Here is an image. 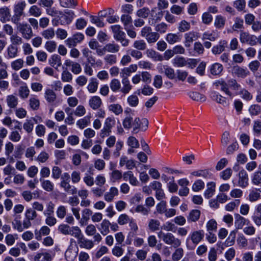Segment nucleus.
Instances as JSON below:
<instances>
[{
    "instance_id": "a18cd8bd",
    "label": "nucleus",
    "mask_w": 261,
    "mask_h": 261,
    "mask_svg": "<svg viewBox=\"0 0 261 261\" xmlns=\"http://www.w3.org/2000/svg\"><path fill=\"white\" fill-rule=\"evenodd\" d=\"M110 87L111 90L114 92H116L121 89V84L119 80L116 79H113L110 83Z\"/></svg>"
},
{
    "instance_id": "680f3d73",
    "label": "nucleus",
    "mask_w": 261,
    "mask_h": 261,
    "mask_svg": "<svg viewBox=\"0 0 261 261\" xmlns=\"http://www.w3.org/2000/svg\"><path fill=\"white\" fill-rule=\"evenodd\" d=\"M23 128L27 133H31L34 128V123L32 119H27L23 124Z\"/></svg>"
},
{
    "instance_id": "dca6fc26",
    "label": "nucleus",
    "mask_w": 261,
    "mask_h": 261,
    "mask_svg": "<svg viewBox=\"0 0 261 261\" xmlns=\"http://www.w3.org/2000/svg\"><path fill=\"white\" fill-rule=\"evenodd\" d=\"M78 243L81 248L90 249L94 246V243L92 240L84 238L82 234L80 239L77 240Z\"/></svg>"
},
{
    "instance_id": "2f4dec72",
    "label": "nucleus",
    "mask_w": 261,
    "mask_h": 261,
    "mask_svg": "<svg viewBox=\"0 0 261 261\" xmlns=\"http://www.w3.org/2000/svg\"><path fill=\"white\" fill-rule=\"evenodd\" d=\"M111 223L109 220L105 219L102 221V222L100 224V227L99 228V230L100 231V232L102 235L106 236L109 233V227Z\"/></svg>"
},
{
    "instance_id": "c85d7f7f",
    "label": "nucleus",
    "mask_w": 261,
    "mask_h": 261,
    "mask_svg": "<svg viewBox=\"0 0 261 261\" xmlns=\"http://www.w3.org/2000/svg\"><path fill=\"white\" fill-rule=\"evenodd\" d=\"M111 29L114 33V37L116 40L122 38V37H125V33L120 30L121 27L120 25H112L111 26Z\"/></svg>"
},
{
    "instance_id": "8fccbe9b",
    "label": "nucleus",
    "mask_w": 261,
    "mask_h": 261,
    "mask_svg": "<svg viewBox=\"0 0 261 261\" xmlns=\"http://www.w3.org/2000/svg\"><path fill=\"white\" fill-rule=\"evenodd\" d=\"M150 10L148 8L143 7L139 9L136 13V15L140 18H146L149 16Z\"/></svg>"
},
{
    "instance_id": "ddd939ff",
    "label": "nucleus",
    "mask_w": 261,
    "mask_h": 261,
    "mask_svg": "<svg viewBox=\"0 0 261 261\" xmlns=\"http://www.w3.org/2000/svg\"><path fill=\"white\" fill-rule=\"evenodd\" d=\"M238 186L242 188H245L248 185V176L246 171L244 169L241 170L239 174Z\"/></svg>"
},
{
    "instance_id": "4d7b16f0",
    "label": "nucleus",
    "mask_w": 261,
    "mask_h": 261,
    "mask_svg": "<svg viewBox=\"0 0 261 261\" xmlns=\"http://www.w3.org/2000/svg\"><path fill=\"white\" fill-rule=\"evenodd\" d=\"M133 47L139 50H144L146 48V43L143 40H138L134 41Z\"/></svg>"
},
{
    "instance_id": "6e6d98bb",
    "label": "nucleus",
    "mask_w": 261,
    "mask_h": 261,
    "mask_svg": "<svg viewBox=\"0 0 261 261\" xmlns=\"http://www.w3.org/2000/svg\"><path fill=\"white\" fill-rule=\"evenodd\" d=\"M127 101L130 107H136L138 105L139 98L137 95L132 94L127 97Z\"/></svg>"
},
{
    "instance_id": "13d9d810",
    "label": "nucleus",
    "mask_w": 261,
    "mask_h": 261,
    "mask_svg": "<svg viewBox=\"0 0 261 261\" xmlns=\"http://www.w3.org/2000/svg\"><path fill=\"white\" fill-rule=\"evenodd\" d=\"M98 83L95 79H91L90 82L87 86V89L89 92L93 93L95 92L98 88Z\"/></svg>"
},
{
    "instance_id": "5fc2aeb1",
    "label": "nucleus",
    "mask_w": 261,
    "mask_h": 261,
    "mask_svg": "<svg viewBox=\"0 0 261 261\" xmlns=\"http://www.w3.org/2000/svg\"><path fill=\"white\" fill-rule=\"evenodd\" d=\"M189 96L195 101H204L205 100V96L197 92H190L189 93Z\"/></svg>"
},
{
    "instance_id": "0e129e2a",
    "label": "nucleus",
    "mask_w": 261,
    "mask_h": 261,
    "mask_svg": "<svg viewBox=\"0 0 261 261\" xmlns=\"http://www.w3.org/2000/svg\"><path fill=\"white\" fill-rule=\"evenodd\" d=\"M10 41L12 43L11 45H19L23 43V39L22 37H20L16 34H14L10 37Z\"/></svg>"
},
{
    "instance_id": "3c124183",
    "label": "nucleus",
    "mask_w": 261,
    "mask_h": 261,
    "mask_svg": "<svg viewBox=\"0 0 261 261\" xmlns=\"http://www.w3.org/2000/svg\"><path fill=\"white\" fill-rule=\"evenodd\" d=\"M134 119L130 115L127 116L123 121L122 124L124 128L129 129L132 128L133 124L134 123Z\"/></svg>"
},
{
    "instance_id": "a19ab883",
    "label": "nucleus",
    "mask_w": 261,
    "mask_h": 261,
    "mask_svg": "<svg viewBox=\"0 0 261 261\" xmlns=\"http://www.w3.org/2000/svg\"><path fill=\"white\" fill-rule=\"evenodd\" d=\"M207 232H215L217 231V223L214 219H211L206 224Z\"/></svg>"
},
{
    "instance_id": "bf43d9fd",
    "label": "nucleus",
    "mask_w": 261,
    "mask_h": 261,
    "mask_svg": "<svg viewBox=\"0 0 261 261\" xmlns=\"http://www.w3.org/2000/svg\"><path fill=\"white\" fill-rule=\"evenodd\" d=\"M225 19L221 15H218L215 19V26L218 29L223 28L225 25Z\"/></svg>"
},
{
    "instance_id": "9d476101",
    "label": "nucleus",
    "mask_w": 261,
    "mask_h": 261,
    "mask_svg": "<svg viewBox=\"0 0 261 261\" xmlns=\"http://www.w3.org/2000/svg\"><path fill=\"white\" fill-rule=\"evenodd\" d=\"M198 33L196 32L191 31L185 34V46L186 47H190L192 42L194 40H197L198 38Z\"/></svg>"
},
{
    "instance_id": "49530a36",
    "label": "nucleus",
    "mask_w": 261,
    "mask_h": 261,
    "mask_svg": "<svg viewBox=\"0 0 261 261\" xmlns=\"http://www.w3.org/2000/svg\"><path fill=\"white\" fill-rule=\"evenodd\" d=\"M18 48L17 47L10 45L7 48V58H14L17 56Z\"/></svg>"
},
{
    "instance_id": "1a4fd4ad",
    "label": "nucleus",
    "mask_w": 261,
    "mask_h": 261,
    "mask_svg": "<svg viewBox=\"0 0 261 261\" xmlns=\"http://www.w3.org/2000/svg\"><path fill=\"white\" fill-rule=\"evenodd\" d=\"M156 8H154L150 11V17L148 18V24L150 25H155V24L160 21L162 18V12H155Z\"/></svg>"
},
{
    "instance_id": "0eeeda50",
    "label": "nucleus",
    "mask_w": 261,
    "mask_h": 261,
    "mask_svg": "<svg viewBox=\"0 0 261 261\" xmlns=\"http://www.w3.org/2000/svg\"><path fill=\"white\" fill-rule=\"evenodd\" d=\"M37 217L36 211L32 208L27 209L25 212V218L24 219V226L30 227L32 225L31 221L35 220Z\"/></svg>"
},
{
    "instance_id": "bb28decb",
    "label": "nucleus",
    "mask_w": 261,
    "mask_h": 261,
    "mask_svg": "<svg viewBox=\"0 0 261 261\" xmlns=\"http://www.w3.org/2000/svg\"><path fill=\"white\" fill-rule=\"evenodd\" d=\"M42 188L47 192H52L54 189V184L48 179L40 178Z\"/></svg>"
},
{
    "instance_id": "37998d69",
    "label": "nucleus",
    "mask_w": 261,
    "mask_h": 261,
    "mask_svg": "<svg viewBox=\"0 0 261 261\" xmlns=\"http://www.w3.org/2000/svg\"><path fill=\"white\" fill-rule=\"evenodd\" d=\"M110 180L112 182H116L123 178V174L121 171L118 170H113V171L110 174Z\"/></svg>"
},
{
    "instance_id": "5701e85b",
    "label": "nucleus",
    "mask_w": 261,
    "mask_h": 261,
    "mask_svg": "<svg viewBox=\"0 0 261 261\" xmlns=\"http://www.w3.org/2000/svg\"><path fill=\"white\" fill-rule=\"evenodd\" d=\"M233 73L238 77L245 78L249 74V71L246 68L239 66H234L233 68Z\"/></svg>"
},
{
    "instance_id": "6ab92c4d",
    "label": "nucleus",
    "mask_w": 261,
    "mask_h": 261,
    "mask_svg": "<svg viewBox=\"0 0 261 261\" xmlns=\"http://www.w3.org/2000/svg\"><path fill=\"white\" fill-rule=\"evenodd\" d=\"M234 226L237 229H240L243 228L244 225L247 223V222H249L247 219L241 216L239 214H234Z\"/></svg>"
},
{
    "instance_id": "412c9836",
    "label": "nucleus",
    "mask_w": 261,
    "mask_h": 261,
    "mask_svg": "<svg viewBox=\"0 0 261 261\" xmlns=\"http://www.w3.org/2000/svg\"><path fill=\"white\" fill-rule=\"evenodd\" d=\"M48 62L50 65L56 69H58L62 65L61 58L59 55L57 54L52 55L49 59Z\"/></svg>"
},
{
    "instance_id": "f8f14e48",
    "label": "nucleus",
    "mask_w": 261,
    "mask_h": 261,
    "mask_svg": "<svg viewBox=\"0 0 261 261\" xmlns=\"http://www.w3.org/2000/svg\"><path fill=\"white\" fill-rule=\"evenodd\" d=\"M138 69L137 64H131L127 67L123 68L120 72V76L122 79H128L132 73L136 72Z\"/></svg>"
},
{
    "instance_id": "6e6552de",
    "label": "nucleus",
    "mask_w": 261,
    "mask_h": 261,
    "mask_svg": "<svg viewBox=\"0 0 261 261\" xmlns=\"http://www.w3.org/2000/svg\"><path fill=\"white\" fill-rule=\"evenodd\" d=\"M204 238V232L202 230H195L190 233L187 240H191L192 242L197 245Z\"/></svg>"
},
{
    "instance_id": "393cba45",
    "label": "nucleus",
    "mask_w": 261,
    "mask_h": 261,
    "mask_svg": "<svg viewBox=\"0 0 261 261\" xmlns=\"http://www.w3.org/2000/svg\"><path fill=\"white\" fill-rule=\"evenodd\" d=\"M173 65L175 67L186 66V59L182 56H176L172 61Z\"/></svg>"
},
{
    "instance_id": "052dcab7",
    "label": "nucleus",
    "mask_w": 261,
    "mask_h": 261,
    "mask_svg": "<svg viewBox=\"0 0 261 261\" xmlns=\"http://www.w3.org/2000/svg\"><path fill=\"white\" fill-rule=\"evenodd\" d=\"M60 3L62 7L65 8H74L77 5L76 0H60Z\"/></svg>"
},
{
    "instance_id": "f704fd0d",
    "label": "nucleus",
    "mask_w": 261,
    "mask_h": 261,
    "mask_svg": "<svg viewBox=\"0 0 261 261\" xmlns=\"http://www.w3.org/2000/svg\"><path fill=\"white\" fill-rule=\"evenodd\" d=\"M6 101L10 108H15L18 104V98L13 95H9L7 96Z\"/></svg>"
},
{
    "instance_id": "7ed1b4c3",
    "label": "nucleus",
    "mask_w": 261,
    "mask_h": 261,
    "mask_svg": "<svg viewBox=\"0 0 261 261\" xmlns=\"http://www.w3.org/2000/svg\"><path fill=\"white\" fill-rule=\"evenodd\" d=\"M26 6L24 1L18 3L14 7V15L11 18V21L15 24L19 23L21 17L23 14V10Z\"/></svg>"
},
{
    "instance_id": "e433bc0d",
    "label": "nucleus",
    "mask_w": 261,
    "mask_h": 261,
    "mask_svg": "<svg viewBox=\"0 0 261 261\" xmlns=\"http://www.w3.org/2000/svg\"><path fill=\"white\" fill-rule=\"evenodd\" d=\"M56 94L51 89H47L45 92V98L49 103L54 102L56 99Z\"/></svg>"
},
{
    "instance_id": "f03ea898",
    "label": "nucleus",
    "mask_w": 261,
    "mask_h": 261,
    "mask_svg": "<svg viewBox=\"0 0 261 261\" xmlns=\"http://www.w3.org/2000/svg\"><path fill=\"white\" fill-rule=\"evenodd\" d=\"M158 237L166 244L171 245L174 248H177L181 245V241L176 238L172 233H165L162 231L158 232Z\"/></svg>"
},
{
    "instance_id": "aec40b11",
    "label": "nucleus",
    "mask_w": 261,
    "mask_h": 261,
    "mask_svg": "<svg viewBox=\"0 0 261 261\" xmlns=\"http://www.w3.org/2000/svg\"><path fill=\"white\" fill-rule=\"evenodd\" d=\"M11 17L10 11L7 7L0 8V20L5 23L10 20Z\"/></svg>"
},
{
    "instance_id": "7c9ffc66",
    "label": "nucleus",
    "mask_w": 261,
    "mask_h": 261,
    "mask_svg": "<svg viewBox=\"0 0 261 261\" xmlns=\"http://www.w3.org/2000/svg\"><path fill=\"white\" fill-rule=\"evenodd\" d=\"M34 261H51V255L47 252L37 253L34 257Z\"/></svg>"
},
{
    "instance_id": "58836bf2",
    "label": "nucleus",
    "mask_w": 261,
    "mask_h": 261,
    "mask_svg": "<svg viewBox=\"0 0 261 261\" xmlns=\"http://www.w3.org/2000/svg\"><path fill=\"white\" fill-rule=\"evenodd\" d=\"M244 28V20L239 17H236L234 18V24L232 26V29L233 31H237L238 29Z\"/></svg>"
},
{
    "instance_id": "e2e57ef3",
    "label": "nucleus",
    "mask_w": 261,
    "mask_h": 261,
    "mask_svg": "<svg viewBox=\"0 0 261 261\" xmlns=\"http://www.w3.org/2000/svg\"><path fill=\"white\" fill-rule=\"evenodd\" d=\"M251 181L254 185L261 184V171L255 172L251 177Z\"/></svg>"
},
{
    "instance_id": "c756f323",
    "label": "nucleus",
    "mask_w": 261,
    "mask_h": 261,
    "mask_svg": "<svg viewBox=\"0 0 261 261\" xmlns=\"http://www.w3.org/2000/svg\"><path fill=\"white\" fill-rule=\"evenodd\" d=\"M77 255V249H73L69 248L65 253V256L67 261H73Z\"/></svg>"
},
{
    "instance_id": "9b49d317",
    "label": "nucleus",
    "mask_w": 261,
    "mask_h": 261,
    "mask_svg": "<svg viewBox=\"0 0 261 261\" xmlns=\"http://www.w3.org/2000/svg\"><path fill=\"white\" fill-rule=\"evenodd\" d=\"M123 178L125 181H128L133 186H138L139 182L131 171H127L123 173Z\"/></svg>"
},
{
    "instance_id": "a878e982",
    "label": "nucleus",
    "mask_w": 261,
    "mask_h": 261,
    "mask_svg": "<svg viewBox=\"0 0 261 261\" xmlns=\"http://www.w3.org/2000/svg\"><path fill=\"white\" fill-rule=\"evenodd\" d=\"M121 83L122 84V87L120 89V91L124 94L128 93L132 89V86L131 85L128 79H122Z\"/></svg>"
},
{
    "instance_id": "de8ad7c7",
    "label": "nucleus",
    "mask_w": 261,
    "mask_h": 261,
    "mask_svg": "<svg viewBox=\"0 0 261 261\" xmlns=\"http://www.w3.org/2000/svg\"><path fill=\"white\" fill-rule=\"evenodd\" d=\"M121 20L123 23L125 30H127L131 27L132 19L130 16L123 14L121 17Z\"/></svg>"
},
{
    "instance_id": "39448f33",
    "label": "nucleus",
    "mask_w": 261,
    "mask_h": 261,
    "mask_svg": "<svg viewBox=\"0 0 261 261\" xmlns=\"http://www.w3.org/2000/svg\"><path fill=\"white\" fill-rule=\"evenodd\" d=\"M148 127V121L146 118L140 119L139 117L134 118L132 128V133H138L140 130L145 131Z\"/></svg>"
},
{
    "instance_id": "69168bd1",
    "label": "nucleus",
    "mask_w": 261,
    "mask_h": 261,
    "mask_svg": "<svg viewBox=\"0 0 261 261\" xmlns=\"http://www.w3.org/2000/svg\"><path fill=\"white\" fill-rule=\"evenodd\" d=\"M160 38L158 33L152 32L145 39L148 43H155Z\"/></svg>"
},
{
    "instance_id": "4c0bfd02",
    "label": "nucleus",
    "mask_w": 261,
    "mask_h": 261,
    "mask_svg": "<svg viewBox=\"0 0 261 261\" xmlns=\"http://www.w3.org/2000/svg\"><path fill=\"white\" fill-rule=\"evenodd\" d=\"M166 41L170 44H173L179 42L181 40L180 37L176 34L169 33L166 38Z\"/></svg>"
},
{
    "instance_id": "f257e3e1",
    "label": "nucleus",
    "mask_w": 261,
    "mask_h": 261,
    "mask_svg": "<svg viewBox=\"0 0 261 261\" xmlns=\"http://www.w3.org/2000/svg\"><path fill=\"white\" fill-rule=\"evenodd\" d=\"M214 85L217 87L221 86V90L229 97H233L234 94L239 95L242 88L241 86L233 79L228 80L227 82L221 79L216 81Z\"/></svg>"
},
{
    "instance_id": "4468645a",
    "label": "nucleus",
    "mask_w": 261,
    "mask_h": 261,
    "mask_svg": "<svg viewBox=\"0 0 261 261\" xmlns=\"http://www.w3.org/2000/svg\"><path fill=\"white\" fill-rule=\"evenodd\" d=\"M227 46V42L226 40H221L219 43L214 45L212 49V52L214 55H217L224 51Z\"/></svg>"
},
{
    "instance_id": "2eb2a0df",
    "label": "nucleus",
    "mask_w": 261,
    "mask_h": 261,
    "mask_svg": "<svg viewBox=\"0 0 261 261\" xmlns=\"http://www.w3.org/2000/svg\"><path fill=\"white\" fill-rule=\"evenodd\" d=\"M160 72L161 73H164L170 80H173L175 78L176 74L174 69L168 65H165L161 66Z\"/></svg>"
},
{
    "instance_id": "b1692460",
    "label": "nucleus",
    "mask_w": 261,
    "mask_h": 261,
    "mask_svg": "<svg viewBox=\"0 0 261 261\" xmlns=\"http://www.w3.org/2000/svg\"><path fill=\"white\" fill-rule=\"evenodd\" d=\"M207 189L205 190L204 195V197L209 199L212 197L215 192L216 184L214 182H210L207 184Z\"/></svg>"
},
{
    "instance_id": "cd10ccee",
    "label": "nucleus",
    "mask_w": 261,
    "mask_h": 261,
    "mask_svg": "<svg viewBox=\"0 0 261 261\" xmlns=\"http://www.w3.org/2000/svg\"><path fill=\"white\" fill-rule=\"evenodd\" d=\"M200 214V211L198 210H193L191 211L187 217L188 222H196L199 219Z\"/></svg>"
},
{
    "instance_id": "473e14b6",
    "label": "nucleus",
    "mask_w": 261,
    "mask_h": 261,
    "mask_svg": "<svg viewBox=\"0 0 261 261\" xmlns=\"http://www.w3.org/2000/svg\"><path fill=\"white\" fill-rule=\"evenodd\" d=\"M67 235L73 236L78 240L82 235V232L81 229L78 226H69V232Z\"/></svg>"
},
{
    "instance_id": "603ef678",
    "label": "nucleus",
    "mask_w": 261,
    "mask_h": 261,
    "mask_svg": "<svg viewBox=\"0 0 261 261\" xmlns=\"http://www.w3.org/2000/svg\"><path fill=\"white\" fill-rule=\"evenodd\" d=\"M184 250L181 248H176V249L173 252L172 255V259L174 261L180 260L184 255Z\"/></svg>"
},
{
    "instance_id": "20e7f679",
    "label": "nucleus",
    "mask_w": 261,
    "mask_h": 261,
    "mask_svg": "<svg viewBox=\"0 0 261 261\" xmlns=\"http://www.w3.org/2000/svg\"><path fill=\"white\" fill-rule=\"evenodd\" d=\"M16 28L24 39L29 40L33 36V30L30 24L27 23H18L16 24Z\"/></svg>"
},
{
    "instance_id": "72a5a7b5",
    "label": "nucleus",
    "mask_w": 261,
    "mask_h": 261,
    "mask_svg": "<svg viewBox=\"0 0 261 261\" xmlns=\"http://www.w3.org/2000/svg\"><path fill=\"white\" fill-rule=\"evenodd\" d=\"M147 56L155 60L161 61L163 60V56L152 49H147L146 51Z\"/></svg>"
},
{
    "instance_id": "ea45409f",
    "label": "nucleus",
    "mask_w": 261,
    "mask_h": 261,
    "mask_svg": "<svg viewBox=\"0 0 261 261\" xmlns=\"http://www.w3.org/2000/svg\"><path fill=\"white\" fill-rule=\"evenodd\" d=\"M41 36L46 40L52 39L55 35L54 29L53 28H48L43 31L41 33Z\"/></svg>"
},
{
    "instance_id": "338daca9",
    "label": "nucleus",
    "mask_w": 261,
    "mask_h": 261,
    "mask_svg": "<svg viewBox=\"0 0 261 261\" xmlns=\"http://www.w3.org/2000/svg\"><path fill=\"white\" fill-rule=\"evenodd\" d=\"M24 61L21 59H17L11 63V66L14 70H18L23 66Z\"/></svg>"
},
{
    "instance_id": "79ce46f5",
    "label": "nucleus",
    "mask_w": 261,
    "mask_h": 261,
    "mask_svg": "<svg viewBox=\"0 0 261 261\" xmlns=\"http://www.w3.org/2000/svg\"><path fill=\"white\" fill-rule=\"evenodd\" d=\"M109 110L112 112L116 115H119L123 112V109L121 105L118 103L110 105L108 107Z\"/></svg>"
},
{
    "instance_id": "a211bd4d",
    "label": "nucleus",
    "mask_w": 261,
    "mask_h": 261,
    "mask_svg": "<svg viewBox=\"0 0 261 261\" xmlns=\"http://www.w3.org/2000/svg\"><path fill=\"white\" fill-rule=\"evenodd\" d=\"M60 185L68 193L74 195L77 193L76 188L74 186L70 185L69 181H61Z\"/></svg>"
},
{
    "instance_id": "774afa93",
    "label": "nucleus",
    "mask_w": 261,
    "mask_h": 261,
    "mask_svg": "<svg viewBox=\"0 0 261 261\" xmlns=\"http://www.w3.org/2000/svg\"><path fill=\"white\" fill-rule=\"evenodd\" d=\"M90 118L89 117H85L78 120L76 122V124L80 128L83 129L89 125L90 122Z\"/></svg>"
},
{
    "instance_id": "c9c22d12",
    "label": "nucleus",
    "mask_w": 261,
    "mask_h": 261,
    "mask_svg": "<svg viewBox=\"0 0 261 261\" xmlns=\"http://www.w3.org/2000/svg\"><path fill=\"white\" fill-rule=\"evenodd\" d=\"M223 69V66L221 64L214 63L211 67V73L214 75H219L222 71Z\"/></svg>"
},
{
    "instance_id": "4be33fe9",
    "label": "nucleus",
    "mask_w": 261,
    "mask_h": 261,
    "mask_svg": "<svg viewBox=\"0 0 261 261\" xmlns=\"http://www.w3.org/2000/svg\"><path fill=\"white\" fill-rule=\"evenodd\" d=\"M118 189L117 188L111 187L109 191L105 194L104 199L107 202H111L113 200L114 197L118 195Z\"/></svg>"
},
{
    "instance_id": "09e8293b",
    "label": "nucleus",
    "mask_w": 261,
    "mask_h": 261,
    "mask_svg": "<svg viewBox=\"0 0 261 261\" xmlns=\"http://www.w3.org/2000/svg\"><path fill=\"white\" fill-rule=\"evenodd\" d=\"M160 222L157 219H150L148 222V227L152 231L158 230L160 229Z\"/></svg>"
},
{
    "instance_id": "f3484780",
    "label": "nucleus",
    "mask_w": 261,
    "mask_h": 261,
    "mask_svg": "<svg viewBox=\"0 0 261 261\" xmlns=\"http://www.w3.org/2000/svg\"><path fill=\"white\" fill-rule=\"evenodd\" d=\"M102 105L101 98L98 96L91 97L89 100L90 107L94 110H98Z\"/></svg>"
},
{
    "instance_id": "423d86ee",
    "label": "nucleus",
    "mask_w": 261,
    "mask_h": 261,
    "mask_svg": "<svg viewBox=\"0 0 261 261\" xmlns=\"http://www.w3.org/2000/svg\"><path fill=\"white\" fill-rule=\"evenodd\" d=\"M239 39L242 43H247L251 46L257 44V37L244 31H240Z\"/></svg>"
},
{
    "instance_id": "c03bdc74",
    "label": "nucleus",
    "mask_w": 261,
    "mask_h": 261,
    "mask_svg": "<svg viewBox=\"0 0 261 261\" xmlns=\"http://www.w3.org/2000/svg\"><path fill=\"white\" fill-rule=\"evenodd\" d=\"M106 51L112 53H116L119 51L120 46L118 44L114 43H108L105 45Z\"/></svg>"
},
{
    "instance_id": "864d4df0",
    "label": "nucleus",
    "mask_w": 261,
    "mask_h": 261,
    "mask_svg": "<svg viewBox=\"0 0 261 261\" xmlns=\"http://www.w3.org/2000/svg\"><path fill=\"white\" fill-rule=\"evenodd\" d=\"M190 27L189 22L183 20L178 23V30L180 32H185L190 29Z\"/></svg>"
}]
</instances>
